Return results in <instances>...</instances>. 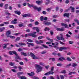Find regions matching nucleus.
Returning <instances> with one entry per match:
<instances>
[{"label":"nucleus","mask_w":79,"mask_h":79,"mask_svg":"<svg viewBox=\"0 0 79 79\" xmlns=\"http://www.w3.org/2000/svg\"><path fill=\"white\" fill-rule=\"evenodd\" d=\"M35 66L36 68L37 69V71L36 72L37 73H39L40 72H41L42 71V69H43V67L41 66L40 65L37 64H35Z\"/></svg>","instance_id":"f257e3e1"},{"label":"nucleus","mask_w":79,"mask_h":79,"mask_svg":"<svg viewBox=\"0 0 79 79\" xmlns=\"http://www.w3.org/2000/svg\"><path fill=\"white\" fill-rule=\"evenodd\" d=\"M27 6L31 8V7H33L34 10H37V8H38V7L35 6H34V5L31 4V5L29 3H27Z\"/></svg>","instance_id":"f03ea898"},{"label":"nucleus","mask_w":79,"mask_h":79,"mask_svg":"<svg viewBox=\"0 0 79 79\" xmlns=\"http://www.w3.org/2000/svg\"><path fill=\"white\" fill-rule=\"evenodd\" d=\"M30 55L34 60H38L39 58L35 57V55L33 53H30Z\"/></svg>","instance_id":"7ed1b4c3"},{"label":"nucleus","mask_w":79,"mask_h":79,"mask_svg":"<svg viewBox=\"0 0 79 79\" xmlns=\"http://www.w3.org/2000/svg\"><path fill=\"white\" fill-rule=\"evenodd\" d=\"M11 31L9 30L8 31H7L6 33V36H7V37L8 38L10 36V35L11 34Z\"/></svg>","instance_id":"20e7f679"},{"label":"nucleus","mask_w":79,"mask_h":79,"mask_svg":"<svg viewBox=\"0 0 79 79\" xmlns=\"http://www.w3.org/2000/svg\"><path fill=\"white\" fill-rule=\"evenodd\" d=\"M43 24L46 26H49V25H51V24H52V23L50 22H47V21H44Z\"/></svg>","instance_id":"39448f33"},{"label":"nucleus","mask_w":79,"mask_h":79,"mask_svg":"<svg viewBox=\"0 0 79 79\" xmlns=\"http://www.w3.org/2000/svg\"><path fill=\"white\" fill-rule=\"evenodd\" d=\"M17 19H14V20H12L11 22V24H17Z\"/></svg>","instance_id":"423d86ee"},{"label":"nucleus","mask_w":79,"mask_h":79,"mask_svg":"<svg viewBox=\"0 0 79 79\" xmlns=\"http://www.w3.org/2000/svg\"><path fill=\"white\" fill-rule=\"evenodd\" d=\"M57 39H58V40H64V38L63 37V36L60 37L58 36H57L56 37Z\"/></svg>","instance_id":"0eeeda50"},{"label":"nucleus","mask_w":79,"mask_h":79,"mask_svg":"<svg viewBox=\"0 0 79 79\" xmlns=\"http://www.w3.org/2000/svg\"><path fill=\"white\" fill-rule=\"evenodd\" d=\"M28 35L29 36H32L33 37H34V38L36 37L37 35L33 34V33H29L28 34Z\"/></svg>","instance_id":"6e6552de"},{"label":"nucleus","mask_w":79,"mask_h":79,"mask_svg":"<svg viewBox=\"0 0 79 79\" xmlns=\"http://www.w3.org/2000/svg\"><path fill=\"white\" fill-rule=\"evenodd\" d=\"M61 26H64L65 28H69L68 27V25H67V24H64V23H61Z\"/></svg>","instance_id":"1a4fd4ad"},{"label":"nucleus","mask_w":79,"mask_h":79,"mask_svg":"<svg viewBox=\"0 0 79 79\" xmlns=\"http://www.w3.org/2000/svg\"><path fill=\"white\" fill-rule=\"evenodd\" d=\"M56 30L58 31H64V28L62 27L61 28H57Z\"/></svg>","instance_id":"9d476101"},{"label":"nucleus","mask_w":79,"mask_h":79,"mask_svg":"<svg viewBox=\"0 0 79 79\" xmlns=\"http://www.w3.org/2000/svg\"><path fill=\"white\" fill-rule=\"evenodd\" d=\"M23 18H25L26 17H30L31 16V14H26L22 15Z\"/></svg>","instance_id":"9b49d317"},{"label":"nucleus","mask_w":79,"mask_h":79,"mask_svg":"<svg viewBox=\"0 0 79 79\" xmlns=\"http://www.w3.org/2000/svg\"><path fill=\"white\" fill-rule=\"evenodd\" d=\"M15 59H18L19 60H21V58L19 56H18V55L17 54L15 55Z\"/></svg>","instance_id":"f8f14e48"},{"label":"nucleus","mask_w":79,"mask_h":79,"mask_svg":"<svg viewBox=\"0 0 79 79\" xmlns=\"http://www.w3.org/2000/svg\"><path fill=\"white\" fill-rule=\"evenodd\" d=\"M24 74V73H23V72H18L17 73V75H18V77L19 78V77H21V76H20V74Z\"/></svg>","instance_id":"ddd939ff"},{"label":"nucleus","mask_w":79,"mask_h":79,"mask_svg":"<svg viewBox=\"0 0 79 79\" xmlns=\"http://www.w3.org/2000/svg\"><path fill=\"white\" fill-rule=\"evenodd\" d=\"M36 2L38 5H41L42 3V1H36Z\"/></svg>","instance_id":"4468645a"},{"label":"nucleus","mask_w":79,"mask_h":79,"mask_svg":"<svg viewBox=\"0 0 79 79\" xmlns=\"http://www.w3.org/2000/svg\"><path fill=\"white\" fill-rule=\"evenodd\" d=\"M69 13H65L64 14L63 16L64 17H67V18H69Z\"/></svg>","instance_id":"2eb2a0df"},{"label":"nucleus","mask_w":79,"mask_h":79,"mask_svg":"<svg viewBox=\"0 0 79 79\" xmlns=\"http://www.w3.org/2000/svg\"><path fill=\"white\" fill-rule=\"evenodd\" d=\"M15 14H17L18 15H21V11H18V10H16L15 11Z\"/></svg>","instance_id":"dca6fc26"},{"label":"nucleus","mask_w":79,"mask_h":79,"mask_svg":"<svg viewBox=\"0 0 79 79\" xmlns=\"http://www.w3.org/2000/svg\"><path fill=\"white\" fill-rule=\"evenodd\" d=\"M59 61H63V60H66L65 58L63 57H61L60 58H59L58 59Z\"/></svg>","instance_id":"f3484780"},{"label":"nucleus","mask_w":79,"mask_h":79,"mask_svg":"<svg viewBox=\"0 0 79 79\" xmlns=\"http://www.w3.org/2000/svg\"><path fill=\"white\" fill-rule=\"evenodd\" d=\"M5 29V27H2L0 28V32H2L4 31V30Z\"/></svg>","instance_id":"a211bd4d"},{"label":"nucleus","mask_w":79,"mask_h":79,"mask_svg":"<svg viewBox=\"0 0 79 79\" xmlns=\"http://www.w3.org/2000/svg\"><path fill=\"white\" fill-rule=\"evenodd\" d=\"M21 54L22 55H23V56H27V54L26 53L24 52H21Z\"/></svg>","instance_id":"6ab92c4d"},{"label":"nucleus","mask_w":79,"mask_h":79,"mask_svg":"<svg viewBox=\"0 0 79 79\" xmlns=\"http://www.w3.org/2000/svg\"><path fill=\"white\" fill-rule=\"evenodd\" d=\"M19 44L20 46H21V47L22 45H26V43L22 42L19 43Z\"/></svg>","instance_id":"aec40b11"},{"label":"nucleus","mask_w":79,"mask_h":79,"mask_svg":"<svg viewBox=\"0 0 79 79\" xmlns=\"http://www.w3.org/2000/svg\"><path fill=\"white\" fill-rule=\"evenodd\" d=\"M70 10H71L72 12H74V7L73 6H70Z\"/></svg>","instance_id":"412c9836"},{"label":"nucleus","mask_w":79,"mask_h":79,"mask_svg":"<svg viewBox=\"0 0 79 79\" xmlns=\"http://www.w3.org/2000/svg\"><path fill=\"white\" fill-rule=\"evenodd\" d=\"M27 74H28L29 76H34V73L31 72V73H28Z\"/></svg>","instance_id":"4be33fe9"},{"label":"nucleus","mask_w":79,"mask_h":79,"mask_svg":"<svg viewBox=\"0 0 79 79\" xmlns=\"http://www.w3.org/2000/svg\"><path fill=\"white\" fill-rule=\"evenodd\" d=\"M74 21H75V22H76L77 23V24L79 25V20L75 19H74Z\"/></svg>","instance_id":"5701e85b"},{"label":"nucleus","mask_w":79,"mask_h":79,"mask_svg":"<svg viewBox=\"0 0 79 79\" xmlns=\"http://www.w3.org/2000/svg\"><path fill=\"white\" fill-rule=\"evenodd\" d=\"M19 78L21 79H26V77L24 76H22L21 77H19Z\"/></svg>","instance_id":"b1692460"},{"label":"nucleus","mask_w":79,"mask_h":79,"mask_svg":"<svg viewBox=\"0 0 79 79\" xmlns=\"http://www.w3.org/2000/svg\"><path fill=\"white\" fill-rule=\"evenodd\" d=\"M8 4H6L4 6V8L5 10H7L8 9Z\"/></svg>","instance_id":"393cba45"},{"label":"nucleus","mask_w":79,"mask_h":79,"mask_svg":"<svg viewBox=\"0 0 79 79\" xmlns=\"http://www.w3.org/2000/svg\"><path fill=\"white\" fill-rule=\"evenodd\" d=\"M66 60L67 61H72L71 59L69 57H67Z\"/></svg>","instance_id":"a878e982"},{"label":"nucleus","mask_w":79,"mask_h":79,"mask_svg":"<svg viewBox=\"0 0 79 79\" xmlns=\"http://www.w3.org/2000/svg\"><path fill=\"white\" fill-rule=\"evenodd\" d=\"M20 39H21V38L20 37H17L15 40V42H16V41H19Z\"/></svg>","instance_id":"bb28decb"},{"label":"nucleus","mask_w":79,"mask_h":79,"mask_svg":"<svg viewBox=\"0 0 79 79\" xmlns=\"http://www.w3.org/2000/svg\"><path fill=\"white\" fill-rule=\"evenodd\" d=\"M27 40L28 42H33V40H31L30 39H27Z\"/></svg>","instance_id":"cd10ccee"},{"label":"nucleus","mask_w":79,"mask_h":79,"mask_svg":"<svg viewBox=\"0 0 79 79\" xmlns=\"http://www.w3.org/2000/svg\"><path fill=\"white\" fill-rule=\"evenodd\" d=\"M77 66V64L76 63H73L72 64V66L73 67H76V66Z\"/></svg>","instance_id":"c85d7f7f"},{"label":"nucleus","mask_w":79,"mask_h":79,"mask_svg":"<svg viewBox=\"0 0 79 79\" xmlns=\"http://www.w3.org/2000/svg\"><path fill=\"white\" fill-rule=\"evenodd\" d=\"M41 10H42V8L40 7H38V8L37 9V11H38V12H40L41 11Z\"/></svg>","instance_id":"c756f323"},{"label":"nucleus","mask_w":79,"mask_h":79,"mask_svg":"<svg viewBox=\"0 0 79 79\" xmlns=\"http://www.w3.org/2000/svg\"><path fill=\"white\" fill-rule=\"evenodd\" d=\"M9 65L11 66H14V63L13 62H10L9 63Z\"/></svg>","instance_id":"7c9ffc66"},{"label":"nucleus","mask_w":79,"mask_h":79,"mask_svg":"<svg viewBox=\"0 0 79 79\" xmlns=\"http://www.w3.org/2000/svg\"><path fill=\"white\" fill-rule=\"evenodd\" d=\"M52 60V61H55V58H49V60Z\"/></svg>","instance_id":"2f4dec72"},{"label":"nucleus","mask_w":79,"mask_h":79,"mask_svg":"<svg viewBox=\"0 0 79 79\" xmlns=\"http://www.w3.org/2000/svg\"><path fill=\"white\" fill-rule=\"evenodd\" d=\"M44 36H40L38 38V39L39 40H40V39H43V38H44Z\"/></svg>","instance_id":"473e14b6"},{"label":"nucleus","mask_w":79,"mask_h":79,"mask_svg":"<svg viewBox=\"0 0 79 79\" xmlns=\"http://www.w3.org/2000/svg\"><path fill=\"white\" fill-rule=\"evenodd\" d=\"M42 46L44 47V48H48V46L44 45V44H42Z\"/></svg>","instance_id":"72a5a7b5"},{"label":"nucleus","mask_w":79,"mask_h":79,"mask_svg":"<svg viewBox=\"0 0 79 79\" xmlns=\"http://www.w3.org/2000/svg\"><path fill=\"white\" fill-rule=\"evenodd\" d=\"M62 48L63 50H67V49H68V48L66 47H63Z\"/></svg>","instance_id":"f704fd0d"},{"label":"nucleus","mask_w":79,"mask_h":79,"mask_svg":"<svg viewBox=\"0 0 79 79\" xmlns=\"http://www.w3.org/2000/svg\"><path fill=\"white\" fill-rule=\"evenodd\" d=\"M9 37H10V39H15V36H13L12 35L9 36Z\"/></svg>","instance_id":"c9c22d12"},{"label":"nucleus","mask_w":79,"mask_h":79,"mask_svg":"<svg viewBox=\"0 0 79 79\" xmlns=\"http://www.w3.org/2000/svg\"><path fill=\"white\" fill-rule=\"evenodd\" d=\"M44 16H42L40 18V21H42L44 20Z\"/></svg>","instance_id":"e433bc0d"},{"label":"nucleus","mask_w":79,"mask_h":79,"mask_svg":"<svg viewBox=\"0 0 79 79\" xmlns=\"http://www.w3.org/2000/svg\"><path fill=\"white\" fill-rule=\"evenodd\" d=\"M69 66H72L71 64H69L67 65L66 67V68H69Z\"/></svg>","instance_id":"4c0bfd02"},{"label":"nucleus","mask_w":79,"mask_h":79,"mask_svg":"<svg viewBox=\"0 0 79 79\" xmlns=\"http://www.w3.org/2000/svg\"><path fill=\"white\" fill-rule=\"evenodd\" d=\"M49 74H53V73H54V72H53V71H49Z\"/></svg>","instance_id":"58836bf2"},{"label":"nucleus","mask_w":79,"mask_h":79,"mask_svg":"<svg viewBox=\"0 0 79 79\" xmlns=\"http://www.w3.org/2000/svg\"><path fill=\"white\" fill-rule=\"evenodd\" d=\"M36 31L38 33H39V31H40V30H39V27H38V28H36Z\"/></svg>","instance_id":"ea45409f"},{"label":"nucleus","mask_w":79,"mask_h":79,"mask_svg":"<svg viewBox=\"0 0 79 79\" xmlns=\"http://www.w3.org/2000/svg\"><path fill=\"white\" fill-rule=\"evenodd\" d=\"M19 26L20 27H23V23H22V24H19Z\"/></svg>","instance_id":"a19ab883"},{"label":"nucleus","mask_w":79,"mask_h":79,"mask_svg":"<svg viewBox=\"0 0 79 79\" xmlns=\"http://www.w3.org/2000/svg\"><path fill=\"white\" fill-rule=\"evenodd\" d=\"M53 18H57V17H58V15H54L53 16Z\"/></svg>","instance_id":"79ce46f5"},{"label":"nucleus","mask_w":79,"mask_h":79,"mask_svg":"<svg viewBox=\"0 0 79 79\" xmlns=\"http://www.w3.org/2000/svg\"><path fill=\"white\" fill-rule=\"evenodd\" d=\"M57 66L61 67L62 66V64L60 63H59L57 64Z\"/></svg>","instance_id":"37998d69"},{"label":"nucleus","mask_w":79,"mask_h":79,"mask_svg":"<svg viewBox=\"0 0 79 79\" xmlns=\"http://www.w3.org/2000/svg\"><path fill=\"white\" fill-rule=\"evenodd\" d=\"M9 27H10V28H12V29H14L15 27H14V26L10 25L9 26Z\"/></svg>","instance_id":"c03bdc74"},{"label":"nucleus","mask_w":79,"mask_h":79,"mask_svg":"<svg viewBox=\"0 0 79 79\" xmlns=\"http://www.w3.org/2000/svg\"><path fill=\"white\" fill-rule=\"evenodd\" d=\"M12 53L16 55L17 54V52L15 51H12Z\"/></svg>","instance_id":"a18cd8bd"},{"label":"nucleus","mask_w":79,"mask_h":79,"mask_svg":"<svg viewBox=\"0 0 79 79\" xmlns=\"http://www.w3.org/2000/svg\"><path fill=\"white\" fill-rule=\"evenodd\" d=\"M18 68L19 69V71H21V69H23V68L21 67V66H19L18 67Z\"/></svg>","instance_id":"49530a36"},{"label":"nucleus","mask_w":79,"mask_h":79,"mask_svg":"<svg viewBox=\"0 0 79 79\" xmlns=\"http://www.w3.org/2000/svg\"><path fill=\"white\" fill-rule=\"evenodd\" d=\"M62 73H63V74H66V72L65 70H64L62 72Z\"/></svg>","instance_id":"de8ad7c7"},{"label":"nucleus","mask_w":79,"mask_h":79,"mask_svg":"<svg viewBox=\"0 0 79 79\" xmlns=\"http://www.w3.org/2000/svg\"><path fill=\"white\" fill-rule=\"evenodd\" d=\"M18 51L19 52H22L23 51V49L21 48H19L18 49Z\"/></svg>","instance_id":"09e8293b"},{"label":"nucleus","mask_w":79,"mask_h":79,"mask_svg":"<svg viewBox=\"0 0 79 79\" xmlns=\"http://www.w3.org/2000/svg\"><path fill=\"white\" fill-rule=\"evenodd\" d=\"M42 13H43V15H46L47 14V12H46L45 11H43L42 12Z\"/></svg>","instance_id":"8fccbe9b"},{"label":"nucleus","mask_w":79,"mask_h":79,"mask_svg":"<svg viewBox=\"0 0 79 79\" xmlns=\"http://www.w3.org/2000/svg\"><path fill=\"white\" fill-rule=\"evenodd\" d=\"M60 77L61 78V79H64V76H63V75H60Z\"/></svg>","instance_id":"3c124183"},{"label":"nucleus","mask_w":79,"mask_h":79,"mask_svg":"<svg viewBox=\"0 0 79 79\" xmlns=\"http://www.w3.org/2000/svg\"><path fill=\"white\" fill-rule=\"evenodd\" d=\"M52 55H54V56H56V55H57L56 53L55 52H53L52 53Z\"/></svg>","instance_id":"603ef678"},{"label":"nucleus","mask_w":79,"mask_h":79,"mask_svg":"<svg viewBox=\"0 0 79 79\" xmlns=\"http://www.w3.org/2000/svg\"><path fill=\"white\" fill-rule=\"evenodd\" d=\"M63 47H60L59 49V51L60 52L63 51Z\"/></svg>","instance_id":"864d4df0"},{"label":"nucleus","mask_w":79,"mask_h":79,"mask_svg":"<svg viewBox=\"0 0 79 79\" xmlns=\"http://www.w3.org/2000/svg\"><path fill=\"white\" fill-rule=\"evenodd\" d=\"M39 24V23L37 21L35 22V25H36V26H37V25H38Z\"/></svg>","instance_id":"5fc2aeb1"},{"label":"nucleus","mask_w":79,"mask_h":79,"mask_svg":"<svg viewBox=\"0 0 79 79\" xmlns=\"http://www.w3.org/2000/svg\"><path fill=\"white\" fill-rule=\"evenodd\" d=\"M9 54L10 55H13V51H10L9 52Z\"/></svg>","instance_id":"6e6d98bb"},{"label":"nucleus","mask_w":79,"mask_h":79,"mask_svg":"<svg viewBox=\"0 0 79 79\" xmlns=\"http://www.w3.org/2000/svg\"><path fill=\"white\" fill-rule=\"evenodd\" d=\"M52 9L51 8H49L46 9V10L48 11V12H50V10H51Z\"/></svg>","instance_id":"4d7b16f0"},{"label":"nucleus","mask_w":79,"mask_h":79,"mask_svg":"<svg viewBox=\"0 0 79 79\" xmlns=\"http://www.w3.org/2000/svg\"><path fill=\"white\" fill-rule=\"evenodd\" d=\"M65 21L66 22H67V23H69L70 21L69 19H66L65 20Z\"/></svg>","instance_id":"13d9d810"},{"label":"nucleus","mask_w":79,"mask_h":79,"mask_svg":"<svg viewBox=\"0 0 79 79\" xmlns=\"http://www.w3.org/2000/svg\"><path fill=\"white\" fill-rule=\"evenodd\" d=\"M65 3L67 4H68V3H69V0H66L65 1Z\"/></svg>","instance_id":"bf43d9fd"},{"label":"nucleus","mask_w":79,"mask_h":79,"mask_svg":"<svg viewBox=\"0 0 79 79\" xmlns=\"http://www.w3.org/2000/svg\"><path fill=\"white\" fill-rule=\"evenodd\" d=\"M11 70L13 72H14V73H16V71L15 69H12Z\"/></svg>","instance_id":"052dcab7"},{"label":"nucleus","mask_w":79,"mask_h":79,"mask_svg":"<svg viewBox=\"0 0 79 79\" xmlns=\"http://www.w3.org/2000/svg\"><path fill=\"white\" fill-rule=\"evenodd\" d=\"M35 43H36V44H40V42H39V41L36 40L35 41Z\"/></svg>","instance_id":"680f3d73"},{"label":"nucleus","mask_w":79,"mask_h":79,"mask_svg":"<svg viewBox=\"0 0 79 79\" xmlns=\"http://www.w3.org/2000/svg\"><path fill=\"white\" fill-rule=\"evenodd\" d=\"M46 44H47L48 45H51V42H48L46 43Z\"/></svg>","instance_id":"e2e57ef3"},{"label":"nucleus","mask_w":79,"mask_h":79,"mask_svg":"<svg viewBox=\"0 0 79 79\" xmlns=\"http://www.w3.org/2000/svg\"><path fill=\"white\" fill-rule=\"evenodd\" d=\"M33 78L34 79H39V78L36 77H34Z\"/></svg>","instance_id":"0e129e2a"},{"label":"nucleus","mask_w":79,"mask_h":79,"mask_svg":"<svg viewBox=\"0 0 79 79\" xmlns=\"http://www.w3.org/2000/svg\"><path fill=\"white\" fill-rule=\"evenodd\" d=\"M4 24H10V23L9 22H4Z\"/></svg>","instance_id":"69168bd1"},{"label":"nucleus","mask_w":79,"mask_h":79,"mask_svg":"<svg viewBox=\"0 0 79 79\" xmlns=\"http://www.w3.org/2000/svg\"><path fill=\"white\" fill-rule=\"evenodd\" d=\"M19 64L20 65H24V63L23 62H19Z\"/></svg>","instance_id":"338daca9"},{"label":"nucleus","mask_w":79,"mask_h":79,"mask_svg":"<svg viewBox=\"0 0 79 79\" xmlns=\"http://www.w3.org/2000/svg\"><path fill=\"white\" fill-rule=\"evenodd\" d=\"M69 44H73V41H70L69 42Z\"/></svg>","instance_id":"774afa93"}]
</instances>
